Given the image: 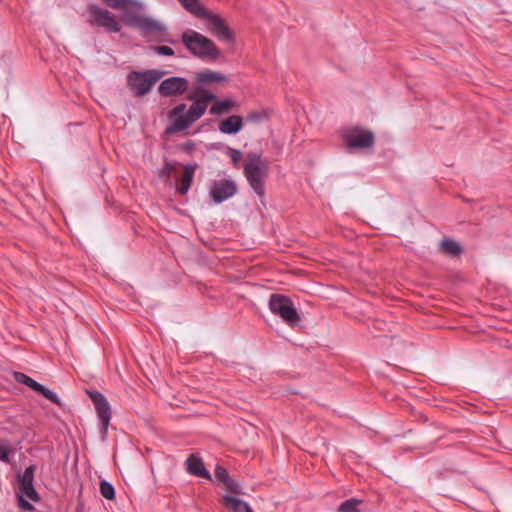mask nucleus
I'll return each instance as SVG.
<instances>
[{
	"instance_id": "obj_15",
	"label": "nucleus",
	"mask_w": 512,
	"mask_h": 512,
	"mask_svg": "<svg viewBox=\"0 0 512 512\" xmlns=\"http://www.w3.org/2000/svg\"><path fill=\"white\" fill-rule=\"evenodd\" d=\"M243 118L238 115H231L220 122L219 131L223 134L234 135L243 128Z\"/></svg>"
},
{
	"instance_id": "obj_22",
	"label": "nucleus",
	"mask_w": 512,
	"mask_h": 512,
	"mask_svg": "<svg viewBox=\"0 0 512 512\" xmlns=\"http://www.w3.org/2000/svg\"><path fill=\"white\" fill-rule=\"evenodd\" d=\"M14 379L29 388H31L33 391L37 392L41 385L37 381H35L33 378L29 377L28 375L22 373V372H15L14 373Z\"/></svg>"
},
{
	"instance_id": "obj_25",
	"label": "nucleus",
	"mask_w": 512,
	"mask_h": 512,
	"mask_svg": "<svg viewBox=\"0 0 512 512\" xmlns=\"http://www.w3.org/2000/svg\"><path fill=\"white\" fill-rule=\"evenodd\" d=\"M107 7L119 10L122 12H128V0H101Z\"/></svg>"
},
{
	"instance_id": "obj_27",
	"label": "nucleus",
	"mask_w": 512,
	"mask_h": 512,
	"mask_svg": "<svg viewBox=\"0 0 512 512\" xmlns=\"http://www.w3.org/2000/svg\"><path fill=\"white\" fill-rule=\"evenodd\" d=\"M41 395H43L46 399L51 401L52 403L61 406V400L58 395L52 390L48 389L44 385H41L40 389L37 391Z\"/></svg>"
},
{
	"instance_id": "obj_31",
	"label": "nucleus",
	"mask_w": 512,
	"mask_h": 512,
	"mask_svg": "<svg viewBox=\"0 0 512 512\" xmlns=\"http://www.w3.org/2000/svg\"><path fill=\"white\" fill-rule=\"evenodd\" d=\"M214 476L216 480H218L222 484H224L231 477L226 468L219 465L216 466L215 468Z\"/></svg>"
},
{
	"instance_id": "obj_12",
	"label": "nucleus",
	"mask_w": 512,
	"mask_h": 512,
	"mask_svg": "<svg viewBox=\"0 0 512 512\" xmlns=\"http://www.w3.org/2000/svg\"><path fill=\"white\" fill-rule=\"evenodd\" d=\"M189 87V82L184 77L173 76L164 79L158 86V93L162 97L183 95Z\"/></svg>"
},
{
	"instance_id": "obj_9",
	"label": "nucleus",
	"mask_w": 512,
	"mask_h": 512,
	"mask_svg": "<svg viewBox=\"0 0 512 512\" xmlns=\"http://www.w3.org/2000/svg\"><path fill=\"white\" fill-rule=\"evenodd\" d=\"M343 139L350 149H367L374 145L375 136L360 127H354L343 132Z\"/></svg>"
},
{
	"instance_id": "obj_6",
	"label": "nucleus",
	"mask_w": 512,
	"mask_h": 512,
	"mask_svg": "<svg viewBox=\"0 0 512 512\" xmlns=\"http://www.w3.org/2000/svg\"><path fill=\"white\" fill-rule=\"evenodd\" d=\"M268 307L270 311L279 316L290 327L298 325L301 318L290 297L273 293L269 297Z\"/></svg>"
},
{
	"instance_id": "obj_18",
	"label": "nucleus",
	"mask_w": 512,
	"mask_h": 512,
	"mask_svg": "<svg viewBox=\"0 0 512 512\" xmlns=\"http://www.w3.org/2000/svg\"><path fill=\"white\" fill-rule=\"evenodd\" d=\"M223 500L226 507L229 508L232 512H253L252 508L247 502L236 497L225 495Z\"/></svg>"
},
{
	"instance_id": "obj_26",
	"label": "nucleus",
	"mask_w": 512,
	"mask_h": 512,
	"mask_svg": "<svg viewBox=\"0 0 512 512\" xmlns=\"http://www.w3.org/2000/svg\"><path fill=\"white\" fill-rule=\"evenodd\" d=\"M100 493L104 498L111 500L115 496V489L110 482L102 480L100 482Z\"/></svg>"
},
{
	"instance_id": "obj_24",
	"label": "nucleus",
	"mask_w": 512,
	"mask_h": 512,
	"mask_svg": "<svg viewBox=\"0 0 512 512\" xmlns=\"http://www.w3.org/2000/svg\"><path fill=\"white\" fill-rule=\"evenodd\" d=\"M18 495L27 497L34 502H38L41 499L39 493L34 488V484L20 487Z\"/></svg>"
},
{
	"instance_id": "obj_1",
	"label": "nucleus",
	"mask_w": 512,
	"mask_h": 512,
	"mask_svg": "<svg viewBox=\"0 0 512 512\" xmlns=\"http://www.w3.org/2000/svg\"><path fill=\"white\" fill-rule=\"evenodd\" d=\"M244 176L254 193L264 203L265 180L269 175L270 164L262 156V153L250 151L246 155V163L243 167Z\"/></svg>"
},
{
	"instance_id": "obj_3",
	"label": "nucleus",
	"mask_w": 512,
	"mask_h": 512,
	"mask_svg": "<svg viewBox=\"0 0 512 512\" xmlns=\"http://www.w3.org/2000/svg\"><path fill=\"white\" fill-rule=\"evenodd\" d=\"M178 2L191 14L206 19L208 30L220 41L229 43L235 41L234 33L228 27L225 19L218 14L208 12L199 0H178Z\"/></svg>"
},
{
	"instance_id": "obj_8",
	"label": "nucleus",
	"mask_w": 512,
	"mask_h": 512,
	"mask_svg": "<svg viewBox=\"0 0 512 512\" xmlns=\"http://www.w3.org/2000/svg\"><path fill=\"white\" fill-rule=\"evenodd\" d=\"M188 99L193 103L187 113L192 121L196 122L205 114L209 103L216 100V95L199 86L189 94Z\"/></svg>"
},
{
	"instance_id": "obj_14",
	"label": "nucleus",
	"mask_w": 512,
	"mask_h": 512,
	"mask_svg": "<svg viewBox=\"0 0 512 512\" xmlns=\"http://www.w3.org/2000/svg\"><path fill=\"white\" fill-rule=\"evenodd\" d=\"M169 119L171 120V123L165 129L166 135H173L175 133L185 131L195 122L192 121L188 113Z\"/></svg>"
},
{
	"instance_id": "obj_17",
	"label": "nucleus",
	"mask_w": 512,
	"mask_h": 512,
	"mask_svg": "<svg viewBox=\"0 0 512 512\" xmlns=\"http://www.w3.org/2000/svg\"><path fill=\"white\" fill-rule=\"evenodd\" d=\"M197 167L198 165L196 163H189L184 166L183 176L180 181V186L178 187V192L181 195H185L189 191Z\"/></svg>"
},
{
	"instance_id": "obj_32",
	"label": "nucleus",
	"mask_w": 512,
	"mask_h": 512,
	"mask_svg": "<svg viewBox=\"0 0 512 512\" xmlns=\"http://www.w3.org/2000/svg\"><path fill=\"white\" fill-rule=\"evenodd\" d=\"M155 53L162 56H173L174 50L169 46H153L151 48Z\"/></svg>"
},
{
	"instance_id": "obj_21",
	"label": "nucleus",
	"mask_w": 512,
	"mask_h": 512,
	"mask_svg": "<svg viewBox=\"0 0 512 512\" xmlns=\"http://www.w3.org/2000/svg\"><path fill=\"white\" fill-rule=\"evenodd\" d=\"M36 466L30 465L25 468L24 472L17 474V481L19 484V488L27 485L34 484V476H35Z\"/></svg>"
},
{
	"instance_id": "obj_28",
	"label": "nucleus",
	"mask_w": 512,
	"mask_h": 512,
	"mask_svg": "<svg viewBox=\"0 0 512 512\" xmlns=\"http://www.w3.org/2000/svg\"><path fill=\"white\" fill-rule=\"evenodd\" d=\"M268 118L265 111H253L247 114L246 121L250 123H260Z\"/></svg>"
},
{
	"instance_id": "obj_16",
	"label": "nucleus",
	"mask_w": 512,
	"mask_h": 512,
	"mask_svg": "<svg viewBox=\"0 0 512 512\" xmlns=\"http://www.w3.org/2000/svg\"><path fill=\"white\" fill-rule=\"evenodd\" d=\"M195 79L199 85L206 86L213 83H223L226 81V76L220 72L206 69L198 72Z\"/></svg>"
},
{
	"instance_id": "obj_34",
	"label": "nucleus",
	"mask_w": 512,
	"mask_h": 512,
	"mask_svg": "<svg viewBox=\"0 0 512 512\" xmlns=\"http://www.w3.org/2000/svg\"><path fill=\"white\" fill-rule=\"evenodd\" d=\"M186 110V104L184 103H181V104H178L177 106H175L168 114V117L169 118H173L175 116H179V115H185L184 112Z\"/></svg>"
},
{
	"instance_id": "obj_11",
	"label": "nucleus",
	"mask_w": 512,
	"mask_h": 512,
	"mask_svg": "<svg viewBox=\"0 0 512 512\" xmlns=\"http://www.w3.org/2000/svg\"><path fill=\"white\" fill-rule=\"evenodd\" d=\"M237 192L238 187L234 180L222 179L212 182L209 195L216 204H220L236 195Z\"/></svg>"
},
{
	"instance_id": "obj_30",
	"label": "nucleus",
	"mask_w": 512,
	"mask_h": 512,
	"mask_svg": "<svg viewBox=\"0 0 512 512\" xmlns=\"http://www.w3.org/2000/svg\"><path fill=\"white\" fill-rule=\"evenodd\" d=\"M226 153L231 158L233 166L238 168L242 159V152L238 149L228 147Z\"/></svg>"
},
{
	"instance_id": "obj_2",
	"label": "nucleus",
	"mask_w": 512,
	"mask_h": 512,
	"mask_svg": "<svg viewBox=\"0 0 512 512\" xmlns=\"http://www.w3.org/2000/svg\"><path fill=\"white\" fill-rule=\"evenodd\" d=\"M146 11L144 2L130 0V27L136 28L145 38L153 37L158 41H164L159 36L166 32L165 24L150 17Z\"/></svg>"
},
{
	"instance_id": "obj_19",
	"label": "nucleus",
	"mask_w": 512,
	"mask_h": 512,
	"mask_svg": "<svg viewBox=\"0 0 512 512\" xmlns=\"http://www.w3.org/2000/svg\"><path fill=\"white\" fill-rule=\"evenodd\" d=\"M441 251L450 257H458L462 254L463 248L462 246L449 238H445L440 243Z\"/></svg>"
},
{
	"instance_id": "obj_29",
	"label": "nucleus",
	"mask_w": 512,
	"mask_h": 512,
	"mask_svg": "<svg viewBox=\"0 0 512 512\" xmlns=\"http://www.w3.org/2000/svg\"><path fill=\"white\" fill-rule=\"evenodd\" d=\"M223 485L226 490H228L229 492H231L233 494H236V495L244 494L240 484L232 477H230Z\"/></svg>"
},
{
	"instance_id": "obj_35",
	"label": "nucleus",
	"mask_w": 512,
	"mask_h": 512,
	"mask_svg": "<svg viewBox=\"0 0 512 512\" xmlns=\"http://www.w3.org/2000/svg\"><path fill=\"white\" fill-rule=\"evenodd\" d=\"M0 461L10 463V449L0 445Z\"/></svg>"
},
{
	"instance_id": "obj_7",
	"label": "nucleus",
	"mask_w": 512,
	"mask_h": 512,
	"mask_svg": "<svg viewBox=\"0 0 512 512\" xmlns=\"http://www.w3.org/2000/svg\"><path fill=\"white\" fill-rule=\"evenodd\" d=\"M167 71L150 69L130 72V88L135 96L142 97L150 92L152 87L165 75Z\"/></svg>"
},
{
	"instance_id": "obj_33",
	"label": "nucleus",
	"mask_w": 512,
	"mask_h": 512,
	"mask_svg": "<svg viewBox=\"0 0 512 512\" xmlns=\"http://www.w3.org/2000/svg\"><path fill=\"white\" fill-rule=\"evenodd\" d=\"M18 505L24 511L34 510V505L31 504L24 496L18 495Z\"/></svg>"
},
{
	"instance_id": "obj_20",
	"label": "nucleus",
	"mask_w": 512,
	"mask_h": 512,
	"mask_svg": "<svg viewBox=\"0 0 512 512\" xmlns=\"http://www.w3.org/2000/svg\"><path fill=\"white\" fill-rule=\"evenodd\" d=\"M235 102L231 99H225L222 101L214 100V104L210 107L209 113L211 115L220 116L231 111L235 106Z\"/></svg>"
},
{
	"instance_id": "obj_5",
	"label": "nucleus",
	"mask_w": 512,
	"mask_h": 512,
	"mask_svg": "<svg viewBox=\"0 0 512 512\" xmlns=\"http://www.w3.org/2000/svg\"><path fill=\"white\" fill-rule=\"evenodd\" d=\"M83 17L90 27L107 33H117L122 28L121 19L116 14L94 3L87 5Z\"/></svg>"
},
{
	"instance_id": "obj_36",
	"label": "nucleus",
	"mask_w": 512,
	"mask_h": 512,
	"mask_svg": "<svg viewBox=\"0 0 512 512\" xmlns=\"http://www.w3.org/2000/svg\"><path fill=\"white\" fill-rule=\"evenodd\" d=\"M165 169H166V170H167V172L169 173V172H171V171H172L173 167H172V165H171L170 163H168V162H167V163H166V165H165Z\"/></svg>"
},
{
	"instance_id": "obj_10",
	"label": "nucleus",
	"mask_w": 512,
	"mask_h": 512,
	"mask_svg": "<svg viewBox=\"0 0 512 512\" xmlns=\"http://www.w3.org/2000/svg\"><path fill=\"white\" fill-rule=\"evenodd\" d=\"M87 395L93 402L99 421L101 425V432L103 435L107 433L110 419H111V409L108 401L104 397L102 393L94 389L86 390Z\"/></svg>"
},
{
	"instance_id": "obj_13",
	"label": "nucleus",
	"mask_w": 512,
	"mask_h": 512,
	"mask_svg": "<svg viewBox=\"0 0 512 512\" xmlns=\"http://www.w3.org/2000/svg\"><path fill=\"white\" fill-rule=\"evenodd\" d=\"M186 464H187V471L190 474L197 476V477L212 480L210 472L206 469L204 462L200 457H198L194 454H191L187 458Z\"/></svg>"
},
{
	"instance_id": "obj_23",
	"label": "nucleus",
	"mask_w": 512,
	"mask_h": 512,
	"mask_svg": "<svg viewBox=\"0 0 512 512\" xmlns=\"http://www.w3.org/2000/svg\"><path fill=\"white\" fill-rule=\"evenodd\" d=\"M361 504V500L357 498H349L339 505L337 512H361L359 509Z\"/></svg>"
},
{
	"instance_id": "obj_4",
	"label": "nucleus",
	"mask_w": 512,
	"mask_h": 512,
	"mask_svg": "<svg viewBox=\"0 0 512 512\" xmlns=\"http://www.w3.org/2000/svg\"><path fill=\"white\" fill-rule=\"evenodd\" d=\"M181 41L191 54L200 59L217 60L221 56V50L216 44L195 30L188 29L184 31L181 35Z\"/></svg>"
}]
</instances>
